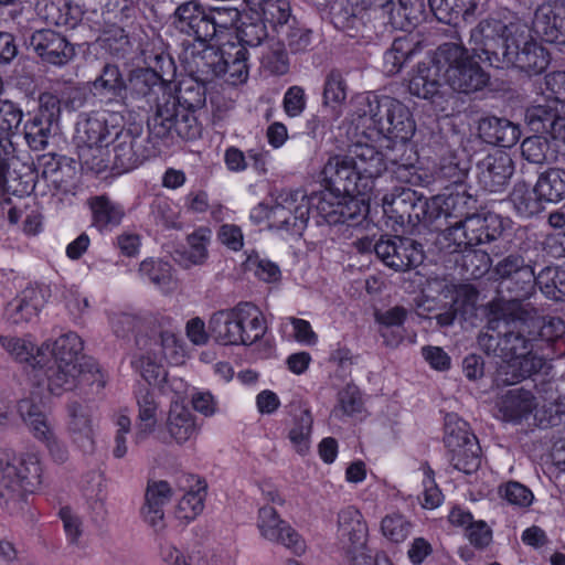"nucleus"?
<instances>
[{
	"instance_id": "obj_23",
	"label": "nucleus",
	"mask_w": 565,
	"mask_h": 565,
	"mask_svg": "<svg viewBox=\"0 0 565 565\" xmlns=\"http://www.w3.org/2000/svg\"><path fill=\"white\" fill-rule=\"evenodd\" d=\"M306 194L302 191H294L286 194L284 202H277L271 206L259 205V210L265 213L270 226L285 228L296 226L297 221L305 223L310 215V207L303 204Z\"/></svg>"
},
{
	"instance_id": "obj_36",
	"label": "nucleus",
	"mask_w": 565,
	"mask_h": 565,
	"mask_svg": "<svg viewBox=\"0 0 565 565\" xmlns=\"http://www.w3.org/2000/svg\"><path fill=\"white\" fill-rule=\"evenodd\" d=\"M238 305L228 310H220L212 315L209 321L210 335L222 345H239L243 338L239 333Z\"/></svg>"
},
{
	"instance_id": "obj_40",
	"label": "nucleus",
	"mask_w": 565,
	"mask_h": 565,
	"mask_svg": "<svg viewBox=\"0 0 565 565\" xmlns=\"http://www.w3.org/2000/svg\"><path fill=\"white\" fill-rule=\"evenodd\" d=\"M138 417L135 431V443L141 444L154 430L158 418V403L148 386L141 385L136 392Z\"/></svg>"
},
{
	"instance_id": "obj_3",
	"label": "nucleus",
	"mask_w": 565,
	"mask_h": 565,
	"mask_svg": "<svg viewBox=\"0 0 565 565\" xmlns=\"http://www.w3.org/2000/svg\"><path fill=\"white\" fill-rule=\"evenodd\" d=\"M356 114L369 131V138L380 141L387 137L412 138L415 122L409 109L390 96L369 94L358 99Z\"/></svg>"
},
{
	"instance_id": "obj_19",
	"label": "nucleus",
	"mask_w": 565,
	"mask_h": 565,
	"mask_svg": "<svg viewBox=\"0 0 565 565\" xmlns=\"http://www.w3.org/2000/svg\"><path fill=\"white\" fill-rule=\"evenodd\" d=\"M111 141L110 154L113 153L111 170L118 174L136 169L145 160V154L141 151L139 132L132 129H125L119 127L115 131Z\"/></svg>"
},
{
	"instance_id": "obj_10",
	"label": "nucleus",
	"mask_w": 565,
	"mask_h": 565,
	"mask_svg": "<svg viewBox=\"0 0 565 565\" xmlns=\"http://www.w3.org/2000/svg\"><path fill=\"white\" fill-rule=\"evenodd\" d=\"M196 110L178 107V103L158 104L156 114L149 119L148 128L154 138L194 140L201 136L202 127L195 116Z\"/></svg>"
},
{
	"instance_id": "obj_27",
	"label": "nucleus",
	"mask_w": 565,
	"mask_h": 565,
	"mask_svg": "<svg viewBox=\"0 0 565 565\" xmlns=\"http://www.w3.org/2000/svg\"><path fill=\"white\" fill-rule=\"evenodd\" d=\"M310 207V214L316 212L329 224L348 223L355 218L359 203L355 200L344 203L340 196L331 191L317 193L310 198L306 196L303 202Z\"/></svg>"
},
{
	"instance_id": "obj_48",
	"label": "nucleus",
	"mask_w": 565,
	"mask_h": 565,
	"mask_svg": "<svg viewBox=\"0 0 565 565\" xmlns=\"http://www.w3.org/2000/svg\"><path fill=\"white\" fill-rule=\"evenodd\" d=\"M415 200V191L411 188H395L382 199L385 216L399 226H405L406 215L411 201Z\"/></svg>"
},
{
	"instance_id": "obj_58",
	"label": "nucleus",
	"mask_w": 565,
	"mask_h": 565,
	"mask_svg": "<svg viewBox=\"0 0 565 565\" xmlns=\"http://www.w3.org/2000/svg\"><path fill=\"white\" fill-rule=\"evenodd\" d=\"M236 31L238 43L245 47L246 45L258 46L263 44L264 41L267 42L270 40L267 25L259 14L242 18L241 24L237 26Z\"/></svg>"
},
{
	"instance_id": "obj_54",
	"label": "nucleus",
	"mask_w": 565,
	"mask_h": 565,
	"mask_svg": "<svg viewBox=\"0 0 565 565\" xmlns=\"http://www.w3.org/2000/svg\"><path fill=\"white\" fill-rule=\"evenodd\" d=\"M535 185L545 202H559L565 198V170L548 169L539 177Z\"/></svg>"
},
{
	"instance_id": "obj_29",
	"label": "nucleus",
	"mask_w": 565,
	"mask_h": 565,
	"mask_svg": "<svg viewBox=\"0 0 565 565\" xmlns=\"http://www.w3.org/2000/svg\"><path fill=\"white\" fill-rule=\"evenodd\" d=\"M459 189L433 198V209H437L438 217L445 220L446 227L461 223L477 211V199L463 185Z\"/></svg>"
},
{
	"instance_id": "obj_52",
	"label": "nucleus",
	"mask_w": 565,
	"mask_h": 565,
	"mask_svg": "<svg viewBox=\"0 0 565 565\" xmlns=\"http://www.w3.org/2000/svg\"><path fill=\"white\" fill-rule=\"evenodd\" d=\"M76 146L78 159L83 168L97 174L107 169L111 170L109 143Z\"/></svg>"
},
{
	"instance_id": "obj_62",
	"label": "nucleus",
	"mask_w": 565,
	"mask_h": 565,
	"mask_svg": "<svg viewBox=\"0 0 565 565\" xmlns=\"http://www.w3.org/2000/svg\"><path fill=\"white\" fill-rule=\"evenodd\" d=\"M411 138L387 137L380 140V147L385 149L384 159L388 167L398 166L407 161H416V153L408 140Z\"/></svg>"
},
{
	"instance_id": "obj_17",
	"label": "nucleus",
	"mask_w": 565,
	"mask_h": 565,
	"mask_svg": "<svg viewBox=\"0 0 565 565\" xmlns=\"http://www.w3.org/2000/svg\"><path fill=\"white\" fill-rule=\"evenodd\" d=\"M173 28L194 41H210L209 7L200 0L180 3L171 15Z\"/></svg>"
},
{
	"instance_id": "obj_32",
	"label": "nucleus",
	"mask_w": 565,
	"mask_h": 565,
	"mask_svg": "<svg viewBox=\"0 0 565 565\" xmlns=\"http://www.w3.org/2000/svg\"><path fill=\"white\" fill-rule=\"evenodd\" d=\"M536 407V397L522 387L507 391L497 401L498 417L513 424L527 419Z\"/></svg>"
},
{
	"instance_id": "obj_13",
	"label": "nucleus",
	"mask_w": 565,
	"mask_h": 565,
	"mask_svg": "<svg viewBox=\"0 0 565 565\" xmlns=\"http://www.w3.org/2000/svg\"><path fill=\"white\" fill-rule=\"evenodd\" d=\"M257 527L265 540L284 545L295 555L306 552L303 537L273 507L265 505L258 510Z\"/></svg>"
},
{
	"instance_id": "obj_38",
	"label": "nucleus",
	"mask_w": 565,
	"mask_h": 565,
	"mask_svg": "<svg viewBox=\"0 0 565 565\" xmlns=\"http://www.w3.org/2000/svg\"><path fill=\"white\" fill-rule=\"evenodd\" d=\"M41 177L56 191L67 192L72 185L76 171L66 158L55 154H43L39 160Z\"/></svg>"
},
{
	"instance_id": "obj_51",
	"label": "nucleus",
	"mask_w": 565,
	"mask_h": 565,
	"mask_svg": "<svg viewBox=\"0 0 565 565\" xmlns=\"http://www.w3.org/2000/svg\"><path fill=\"white\" fill-rule=\"evenodd\" d=\"M44 351L51 352L55 362L81 361L83 350L82 339L74 332L65 333L58 337L52 345L44 343Z\"/></svg>"
},
{
	"instance_id": "obj_50",
	"label": "nucleus",
	"mask_w": 565,
	"mask_h": 565,
	"mask_svg": "<svg viewBox=\"0 0 565 565\" xmlns=\"http://www.w3.org/2000/svg\"><path fill=\"white\" fill-rule=\"evenodd\" d=\"M258 9L260 10L259 17L265 21L266 25H269L276 36L296 18L291 13L288 0H267Z\"/></svg>"
},
{
	"instance_id": "obj_5",
	"label": "nucleus",
	"mask_w": 565,
	"mask_h": 565,
	"mask_svg": "<svg viewBox=\"0 0 565 565\" xmlns=\"http://www.w3.org/2000/svg\"><path fill=\"white\" fill-rule=\"evenodd\" d=\"M43 482V468L35 452L17 456L11 448H0V498L19 503Z\"/></svg>"
},
{
	"instance_id": "obj_16",
	"label": "nucleus",
	"mask_w": 565,
	"mask_h": 565,
	"mask_svg": "<svg viewBox=\"0 0 565 565\" xmlns=\"http://www.w3.org/2000/svg\"><path fill=\"white\" fill-rule=\"evenodd\" d=\"M348 152L358 170L360 186L367 195L373 191L375 180L388 169L383 151L369 143L355 142Z\"/></svg>"
},
{
	"instance_id": "obj_53",
	"label": "nucleus",
	"mask_w": 565,
	"mask_h": 565,
	"mask_svg": "<svg viewBox=\"0 0 565 565\" xmlns=\"http://www.w3.org/2000/svg\"><path fill=\"white\" fill-rule=\"evenodd\" d=\"M312 423L313 419L308 409L299 407L297 413L294 414V422L288 431V438L300 455H305L310 448Z\"/></svg>"
},
{
	"instance_id": "obj_63",
	"label": "nucleus",
	"mask_w": 565,
	"mask_h": 565,
	"mask_svg": "<svg viewBox=\"0 0 565 565\" xmlns=\"http://www.w3.org/2000/svg\"><path fill=\"white\" fill-rule=\"evenodd\" d=\"M260 63L271 74H286L289 68V60L284 42H280L278 39L275 41L274 38L268 40L262 52Z\"/></svg>"
},
{
	"instance_id": "obj_6",
	"label": "nucleus",
	"mask_w": 565,
	"mask_h": 565,
	"mask_svg": "<svg viewBox=\"0 0 565 565\" xmlns=\"http://www.w3.org/2000/svg\"><path fill=\"white\" fill-rule=\"evenodd\" d=\"M438 61L445 66V83L458 93H475L489 84V74L472 60L461 43L440 44Z\"/></svg>"
},
{
	"instance_id": "obj_61",
	"label": "nucleus",
	"mask_w": 565,
	"mask_h": 565,
	"mask_svg": "<svg viewBox=\"0 0 565 565\" xmlns=\"http://www.w3.org/2000/svg\"><path fill=\"white\" fill-rule=\"evenodd\" d=\"M539 328L536 340V348H540L541 352H546L553 359L552 343L558 341L565 334V322L559 317H546L542 323L536 322L534 319V326Z\"/></svg>"
},
{
	"instance_id": "obj_15",
	"label": "nucleus",
	"mask_w": 565,
	"mask_h": 565,
	"mask_svg": "<svg viewBox=\"0 0 565 565\" xmlns=\"http://www.w3.org/2000/svg\"><path fill=\"white\" fill-rule=\"evenodd\" d=\"M116 114L92 111L81 114L76 122V145H104L118 130L119 120Z\"/></svg>"
},
{
	"instance_id": "obj_4",
	"label": "nucleus",
	"mask_w": 565,
	"mask_h": 565,
	"mask_svg": "<svg viewBox=\"0 0 565 565\" xmlns=\"http://www.w3.org/2000/svg\"><path fill=\"white\" fill-rule=\"evenodd\" d=\"M523 31L524 24L518 19H483L470 32L472 56L492 67L503 68L511 47L521 40Z\"/></svg>"
},
{
	"instance_id": "obj_11",
	"label": "nucleus",
	"mask_w": 565,
	"mask_h": 565,
	"mask_svg": "<svg viewBox=\"0 0 565 565\" xmlns=\"http://www.w3.org/2000/svg\"><path fill=\"white\" fill-rule=\"evenodd\" d=\"M35 186V174L30 166L20 164L13 154L12 143H0V190L8 195L22 198Z\"/></svg>"
},
{
	"instance_id": "obj_44",
	"label": "nucleus",
	"mask_w": 565,
	"mask_h": 565,
	"mask_svg": "<svg viewBox=\"0 0 565 565\" xmlns=\"http://www.w3.org/2000/svg\"><path fill=\"white\" fill-rule=\"evenodd\" d=\"M481 0H428L435 17L443 23L457 24L472 18Z\"/></svg>"
},
{
	"instance_id": "obj_55",
	"label": "nucleus",
	"mask_w": 565,
	"mask_h": 565,
	"mask_svg": "<svg viewBox=\"0 0 565 565\" xmlns=\"http://www.w3.org/2000/svg\"><path fill=\"white\" fill-rule=\"evenodd\" d=\"M242 20L241 11L232 6L209 7L210 41L233 29L237 30Z\"/></svg>"
},
{
	"instance_id": "obj_8",
	"label": "nucleus",
	"mask_w": 565,
	"mask_h": 565,
	"mask_svg": "<svg viewBox=\"0 0 565 565\" xmlns=\"http://www.w3.org/2000/svg\"><path fill=\"white\" fill-rule=\"evenodd\" d=\"M49 363L43 372L47 390L54 395L71 391L78 384L96 385L99 390L106 385V375L92 358L82 356L81 361Z\"/></svg>"
},
{
	"instance_id": "obj_64",
	"label": "nucleus",
	"mask_w": 565,
	"mask_h": 565,
	"mask_svg": "<svg viewBox=\"0 0 565 565\" xmlns=\"http://www.w3.org/2000/svg\"><path fill=\"white\" fill-rule=\"evenodd\" d=\"M212 230L207 226H200L188 235V248L184 252L185 259L191 265H202L209 256L207 246L211 243Z\"/></svg>"
},
{
	"instance_id": "obj_33",
	"label": "nucleus",
	"mask_w": 565,
	"mask_h": 565,
	"mask_svg": "<svg viewBox=\"0 0 565 565\" xmlns=\"http://www.w3.org/2000/svg\"><path fill=\"white\" fill-rule=\"evenodd\" d=\"M36 9L46 23L67 29L76 28L84 15L82 6L73 0H41Z\"/></svg>"
},
{
	"instance_id": "obj_30",
	"label": "nucleus",
	"mask_w": 565,
	"mask_h": 565,
	"mask_svg": "<svg viewBox=\"0 0 565 565\" xmlns=\"http://www.w3.org/2000/svg\"><path fill=\"white\" fill-rule=\"evenodd\" d=\"M209 41L196 40L194 43L186 45L180 58L185 68L192 73L209 76H221L222 68L220 61L222 56L217 53V47L207 44Z\"/></svg>"
},
{
	"instance_id": "obj_7",
	"label": "nucleus",
	"mask_w": 565,
	"mask_h": 565,
	"mask_svg": "<svg viewBox=\"0 0 565 565\" xmlns=\"http://www.w3.org/2000/svg\"><path fill=\"white\" fill-rule=\"evenodd\" d=\"M503 232V220L495 213H475L461 223L443 231L445 247L450 253L463 252L473 246L491 243Z\"/></svg>"
},
{
	"instance_id": "obj_42",
	"label": "nucleus",
	"mask_w": 565,
	"mask_h": 565,
	"mask_svg": "<svg viewBox=\"0 0 565 565\" xmlns=\"http://www.w3.org/2000/svg\"><path fill=\"white\" fill-rule=\"evenodd\" d=\"M88 205L92 212V226L100 233L113 231L125 216L124 207L106 195L92 198Z\"/></svg>"
},
{
	"instance_id": "obj_12",
	"label": "nucleus",
	"mask_w": 565,
	"mask_h": 565,
	"mask_svg": "<svg viewBox=\"0 0 565 565\" xmlns=\"http://www.w3.org/2000/svg\"><path fill=\"white\" fill-rule=\"evenodd\" d=\"M376 256L390 268L405 271L419 266L425 258L423 246L408 237L381 238L374 245Z\"/></svg>"
},
{
	"instance_id": "obj_20",
	"label": "nucleus",
	"mask_w": 565,
	"mask_h": 565,
	"mask_svg": "<svg viewBox=\"0 0 565 565\" xmlns=\"http://www.w3.org/2000/svg\"><path fill=\"white\" fill-rule=\"evenodd\" d=\"M533 30L545 42L565 45V1L554 0L539 6Z\"/></svg>"
},
{
	"instance_id": "obj_43",
	"label": "nucleus",
	"mask_w": 565,
	"mask_h": 565,
	"mask_svg": "<svg viewBox=\"0 0 565 565\" xmlns=\"http://www.w3.org/2000/svg\"><path fill=\"white\" fill-rule=\"evenodd\" d=\"M3 349L20 363L31 365L36 372L44 369V345L38 348L28 338L1 337Z\"/></svg>"
},
{
	"instance_id": "obj_35",
	"label": "nucleus",
	"mask_w": 565,
	"mask_h": 565,
	"mask_svg": "<svg viewBox=\"0 0 565 565\" xmlns=\"http://www.w3.org/2000/svg\"><path fill=\"white\" fill-rule=\"evenodd\" d=\"M471 162L463 149L446 150L435 168V180L462 188Z\"/></svg>"
},
{
	"instance_id": "obj_26",
	"label": "nucleus",
	"mask_w": 565,
	"mask_h": 565,
	"mask_svg": "<svg viewBox=\"0 0 565 565\" xmlns=\"http://www.w3.org/2000/svg\"><path fill=\"white\" fill-rule=\"evenodd\" d=\"M173 490L168 481L149 480L145 491L140 515L156 532L166 529L164 508L171 501Z\"/></svg>"
},
{
	"instance_id": "obj_18",
	"label": "nucleus",
	"mask_w": 565,
	"mask_h": 565,
	"mask_svg": "<svg viewBox=\"0 0 565 565\" xmlns=\"http://www.w3.org/2000/svg\"><path fill=\"white\" fill-rule=\"evenodd\" d=\"M321 174L323 177V181L329 186L334 188L339 193L343 192L351 198L366 195V192L362 191V188L360 186L358 170L355 169L352 159L349 158L348 151L345 154H335L330 157L324 164Z\"/></svg>"
},
{
	"instance_id": "obj_1",
	"label": "nucleus",
	"mask_w": 565,
	"mask_h": 565,
	"mask_svg": "<svg viewBox=\"0 0 565 565\" xmlns=\"http://www.w3.org/2000/svg\"><path fill=\"white\" fill-rule=\"evenodd\" d=\"M500 278L499 297L490 303V327L497 328L500 320L527 321L534 315L529 299L535 289L534 268L520 254H510L499 260L494 268Z\"/></svg>"
},
{
	"instance_id": "obj_60",
	"label": "nucleus",
	"mask_w": 565,
	"mask_h": 565,
	"mask_svg": "<svg viewBox=\"0 0 565 565\" xmlns=\"http://www.w3.org/2000/svg\"><path fill=\"white\" fill-rule=\"evenodd\" d=\"M348 96V83L340 70H331L324 78L322 104L333 109L341 107Z\"/></svg>"
},
{
	"instance_id": "obj_39",
	"label": "nucleus",
	"mask_w": 565,
	"mask_h": 565,
	"mask_svg": "<svg viewBox=\"0 0 565 565\" xmlns=\"http://www.w3.org/2000/svg\"><path fill=\"white\" fill-rule=\"evenodd\" d=\"M480 136L491 145L511 148L521 136L520 127L507 118L487 117L479 124Z\"/></svg>"
},
{
	"instance_id": "obj_59",
	"label": "nucleus",
	"mask_w": 565,
	"mask_h": 565,
	"mask_svg": "<svg viewBox=\"0 0 565 565\" xmlns=\"http://www.w3.org/2000/svg\"><path fill=\"white\" fill-rule=\"evenodd\" d=\"M437 209H433V198L427 199L415 191V200L408 206L405 225L416 226L419 223L439 228Z\"/></svg>"
},
{
	"instance_id": "obj_57",
	"label": "nucleus",
	"mask_w": 565,
	"mask_h": 565,
	"mask_svg": "<svg viewBox=\"0 0 565 565\" xmlns=\"http://www.w3.org/2000/svg\"><path fill=\"white\" fill-rule=\"evenodd\" d=\"M535 286L550 299L565 300V269L546 267L535 277Z\"/></svg>"
},
{
	"instance_id": "obj_49",
	"label": "nucleus",
	"mask_w": 565,
	"mask_h": 565,
	"mask_svg": "<svg viewBox=\"0 0 565 565\" xmlns=\"http://www.w3.org/2000/svg\"><path fill=\"white\" fill-rule=\"evenodd\" d=\"M510 201L516 213L522 217H531L543 210L542 202L544 200L536 192V185L531 188L524 182L514 185L510 194Z\"/></svg>"
},
{
	"instance_id": "obj_24",
	"label": "nucleus",
	"mask_w": 565,
	"mask_h": 565,
	"mask_svg": "<svg viewBox=\"0 0 565 565\" xmlns=\"http://www.w3.org/2000/svg\"><path fill=\"white\" fill-rule=\"evenodd\" d=\"M527 26L524 24L522 38L509 52L505 66L512 65L527 73L537 75L546 70L550 64V53L536 41L529 40Z\"/></svg>"
},
{
	"instance_id": "obj_9",
	"label": "nucleus",
	"mask_w": 565,
	"mask_h": 565,
	"mask_svg": "<svg viewBox=\"0 0 565 565\" xmlns=\"http://www.w3.org/2000/svg\"><path fill=\"white\" fill-rule=\"evenodd\" d=\"M444 444L451 466L470 475L481 463V447L477 436L469 430L468 423L449 417L445 424Z\"/></svg>"
},
{
	"instance_id": "obj_41",
	"label": "nucleus",
	"mask_w": 565,
	"mask_h": 565,
	"mask_svg": "<svg viewBox=\"0 0 565 565\" xmlns=\"http://www.w3.org/2000/svg\"><path fill=\"white\" fill-rule=\"evenodd\" d=\"M167 429L171 438L179 445L191 440L199 431L194 415L183 403L178 401L171 403Z\"/></svg>"
},
{
	"instance_id": "obj_46",
	"label": "nucleus",
	"mask_w": 565,
	"mask_h": 565,
	"mask_svg": "<svg viewBox=\"0 0 565 565\" xmlns=\"http://www.w3.org/2000/svg\"><path fill=\"white\" fill-rule=\"evenodd\" d=\"M557 106V103L546 99V104L527 108L525 118L531 129L551 135L565 120L561 117Z\"/></svg>"
},
{
	"instance_id": "obj_22",
	"label": "nucleus",
	"mask_w": 565,
	"mask_h": 565,
	"mask_svg": "<svg viewBox=\"0 0 565 565\" xmlns=\"http://www.w3.org/2000/svg\"><path fill=\"white\" fill-rule=\"evenodd\" d=\"M445 81V66L438 61V47L420 61L408 82V90L419 98L429 99L439 93Z\"/></svg>"
},
{
	"instance_id": "obj_37",
	"label": "nucleus",
	"mask_w": 565,
	"mask_h": 565,
	"mask_svg": "<svg viewBox=\"0 0 565 565\" xmlns=\"http://www.w3.org/2000/svg\"><path fill=\"white\" fill-rule=\"evenodd\" d=\"M67 434L81 447L93 444V409L89 405L74 401L67 405Z\"/></svg>"
},
{
	"instance_id": "obj_56",
	"label": "nucleus",
	"mask_w": 565,
	"mask_h": 565,
	"mask_svg": "<svg viewBox=\"0 0 565 565\" xmlns=\"http://www.w3.org/2000/svg\"><path fill=\"white\" fill-rule=\"evenodd\" d=\"M277 38L280 42H284L285 47L297 54L309 50L312 44L313 32L295 18Z\"/></svg>"
},
{
	"instance_id": "obj_14",
	"label": "nucleus",
	"mask_w": 565,
	"mask_h": 565,
	"mask_svg": "<svg viewBox=\"0 0 565 565\" xmlns=\"http://www.w3.org/2000/svg\"><path fill=\"white\" fill-rule=\"evenodd\" d=\"M51 296L50 288L42 284H29L4 308V318L12 324L32 322Z\"/></svg>"
},
{
	"instance_id": "obj_2",
	"label": "nucleus",
	"mask_w": 565,
	"mask_h": 565,
	"mask_svg": "<svg viewBox=\"0 0 565 565\" xmlns=\"http://www.w3.org/2000/svg\"><path fill=\"white\" fill-rule=\"evenodd\" d=\"M534 315L527 321L500 320L497 328L490 327L488 329L495 331L503 327V362L499 365L495 381L498 384L512 385L531 375L539 373L545 366L546 361L551 360V355L546 352H541L536 348L535 338H525L524 332L534 326Z\"/></svg>"
},
{
	"instance_id": "obj_31",
	"label": "nucleus",
	"mask_w": 565,
	"mask_h": 565,
	"mask_svg": "<svg viewBox=\"0 0 565 565\" xmlns=\"http://www.w3.org/2000/svg\"><path fill=\"white\" fill-rule=\"evenodd\" d=\"M184 494L178 501L174 516L184 524L194 521L204 510L206 482L195 475H184L181 479Z\"/></svg>"
},
{
	"instance_id": "obj_21",
	"label": "nucleus",
	"mask_w": 565,
	"mask_h": 565,
	"mask_svg": "<svg viewBox=\"0 0 565 565\" xmlns=\"http://www.w3.org/2000/svg\"><path fill=\"white\" fill-rule=\"evenodd\" d=\"M338 533L343 546L351 557L362 552L372 553L366 547L369 534L363 514L353 505H348L338 513Z\"/></svg>"
},
{
	"instance_id": "obj_25",
	"label": "nucleus",
	"mask_w": 565,
	"mask_h": 565,
	"mask_svg": "<svg viewBox=\"0 0 565 565\" xmlns=\"http://www.w3.org/2000/svg\"><path fill=\"white\" fill-rule=\"evenodd\" d=\"M479 185L488 192L497 193L505 189L513 174V161L502 151L488 154L477 166Z\"/></svg>"
},
{
	"instance_id": "obj_34",
	"label": "nucleus",
	"mask_w": 565,
	"mask_h": 565,
	"mask_svg": "<svg viewBox=\"0 0 565 565\" xmlns=\"http://www.w3.org/2000/svg\"><path fill=\"white\" fill-rule=\"evenodd\" d=\"M18 412L28 430L36 440L42 443L55 433L52 420L44 412L40 398L34 396L22 398L18 403Z\"/></svg>"
},
{
	"instance_id": "obj_47",
	"label": "nucleus",
	"mask_w": 565,
	"mask_h": 565,
	"mask_svg": "<svg viewBox=\"0 0 565 565\" xmlns=\"http://www.w3.org/2000/svg\"><path fill=\"white\" fill-rule=\"evenodd\" d=\"M95 94L108 98H122L127 84L122 73L116 64H105L100 74L92 83Z\"/></svg>"
},
{
	"instance_id": "obj_45",
	"label": "nucleus",
	"mask_w": 565,
	"mask_h": 565,
	"mask_svg": "<svg viewBox=\"0 0 565 565\" xmlns=\"http://www.w3.org/2000/svg\"><path fill=\"white\" fill-rule=\"evenodd\" d=\"M239 333H242V344L250 345L260 340L267 330V324L263 312L252 302H239Z\"/></svg>"
},
{
	"instance_id": "obj_28",
	"label": "nucleus",
	"mask_w": 565,
	"mask_h": 565,
	"mask_svg": "<svg viewBox=\"0 0 565 565\" xmlns=\"http://www.w3.org/2000/svg\"><path fill=\"white\" fill-rule=\"evenodd\" d=\"M29 44L43 61L53 65H64L75 54L67 39L50 29L33 32Z\"/></svg>"
}]
</instances>
